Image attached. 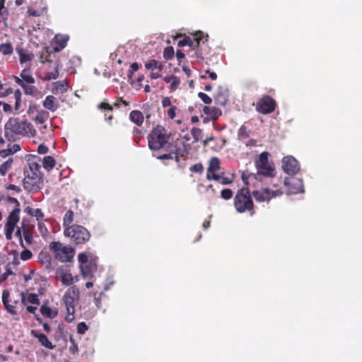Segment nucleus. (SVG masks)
<instances>
[{"mask_svg": "<svg viewBox=\"0 0 362 362\" xmlns=\"http://www.w3.org/2000/svg\"><path fill=\"white\" fill-rule=\"evenodd\" d=\"M209 35L199 30L192 36H185L180 40L177 45L179 47L189 46L191 49L187 52V55L191 59L204 60V57L209 54L211 48L208 46Z\"/></svg>", "mask_w": 362, "mask_h": 362, "instance_id": "1", "label": "nucleus"}, {"mask_svg": "<svg viewBox=\"0 0 362 362\" xmlns=\"http://www.w3.org/2000/svg\"><path fill=\"white\" fill-rule=\"evenodd\" d=\"M4 134L8 141H12L14 139V135L33 137L36 134V131L27 119L10 118L4 125Z\"/></svg>", "mask_w": 362, "mask_h": 362, "instance_id": "2", "label": "nucleus"}, {"mask_svg": "<svg viewBox=\"0 0 362 362\" xmlns=\"http://www.w3.org/2000/svg\"><path fill=\"white\" fill-rule=\"evenodd\" d=\"M40 165L35 160L28 162V168L24 170V189L29 192H38L42 186L43 178Z\"/></svg>", "mask_w": 362, "mask_h": 362, "instance_id": "3", "label": "nucleus"}, {"mask_svg": "<svg viewBox=\"0 0 362 362\" xmlns=\"http://www.w3.org/2000/svg\"><path fill=\"white\" fill-rule=\"evenodd\" d=\"M171 132L160 124H157L147 136L148 146L153 151H158L169 144Z\"/></svg>", "mask_w": 362, "mask_h": 362, "instance_id": "4", "label": "nucleus"}, {"mask_svg": "<svg viewBox=\"0 0 362 362\" xmlns=\"http://www.w3.org/2000/svg\"><path fill=\"white\" fill-rule=\"evenodd\" d=\"M252 195L247 187H242L237 191L233 199V205L238 213H248L251 216L255 214Z\"/></svg>", "mask_w": 362, "mask_h": 362, "instance_id": "5", "label": "nucleus"}, {"mask_svg": "<svg viewBox=\"0 0 362 362\" xmlns=\"http://www.w3.org/2000/svg\"><path fill=\"white\" fill-rule=\"evenodd\" d=\"M80 299V291L76 286L69 287L63 296V301L66 305V315L65 320L72 322L75 319L76 303Z\"/></svg>", "mask_w": 362, "mask_h": 362, "instance_id": "6", "label": "nucleus"}, {"mask_svg": "<svg viewBox=\"0 0 362 362\" xmlns=\"http://www.w3.org/2000/svg\"><path fill=\"white\" fill-rule=\"evenodd\" d=\"M78 260L83 277L93 279L98 269V257L90 252H83L78 254Z\"/></svg>", "mask_w": 362, "mask_h": 362, "instance_id": "7", "label": "nucleus"}, {"mask_svg": "<svg viewBox=\"0 0 362 362\" xmlns=\"http://www.w3.org/2000/svg\"><path fill=\"white\" fill-rule=\"evenodd\" d=\"M49 249L54 259L63 263L71 262L75 255V250L71 246L65 245L59 241L51 242Z\"/></svg>", "mask_w": 362, "mask_h": 362, "instance_id": "8", "label": "nucleus"}, {"mask_svg": "<svg viewBox=\"0 0 362 362\" xmlns=\"http://www.w3.org/2000/svg\"><path fill=\"white\" fill-rule=\"evenodd\" d=\"M269 153L264 151L255 160V165L257 174L267 177H273L276 175V168L272 161L269 160Z\"/></svg>", "mask_w": 362, "mask_h": 362, "instance_id": "9", "label": "nucleus"}, {"mask_svg": "<svg viewBox=\"0 0 362 362\" xmlns=\"http://www.w3.org/2000/svg\"><path fill=\"white\" fill-rule=\"evenodd\" d=\"M64 235L69 238L75 245L85 244L90 238V232L85 227L77 224L64 229Z\"/></svg>", "mask_w": 362, "mask_h": 362, "instance_id": "10", "label": "nucleus"}, {"mask_svg": "<svg viewBox=\"0 0 362 362\" xmlns=\"http://www.w3.org/2000/svg\"><path fill=\"white\" fill-rule=\"evenodd\" d=\"M8 201L10 203L15 204L16 207L9 214L4 226L5 237L7 240H11L13 238V233L16 224L20 221V203L16 198L9 197Z\"/></svg>", "mask_w": 362, "mask_h": 362, "instance_id": "11", "label": "nucleus"}, {"mask_svg": "<svg viewBox=\"0 0 362 362\" xmlns=\"http://www.w3.org/2000/svg\"><path fill=\"white\" fill-rule=\"evenodd\" d=\"M277 105L274 99L268 95L261 97L256 105V110L263 115H268L273 112Z\"/></svg>", "mask_w": 362, "mask_h": 362, "instance_id": "12", "label": "nucleus"}, {"mask_svg": "<svg viewBox=\"0 0 362 362\" xmlns=\"http://www.w3.org/2000/svg\"><path fill=\"white\" fill-rule=\"evenodd\" d=\"M282 194L281 189L272 190L267 187L263 188L261 190H255L252 192L255 200L259 202H269L272 198L281 196Z\"/></svg>", "mask_w": 362, "mask_h": 362, "instance_id": "13", "label": "nucleus"}, {"mask_svg": "<svg viewBox=\"0 0 362 362\" xmlns=\"http://www.w3.org/2000/svg\"><path fill=\"white\" fill-rule=\"evenodd\" d=\"M168 150L169 153L174 155H180L181 157H185L188 153L189 144H187L182 139H176L172 143L168 144Z\"/></svg>", "mask_w": 362, "mask_h": 362, "instance_id": "14", "label": "nucleus"}, {"mask_svg": "<svg viewBox=\"0 0 362 362\" xmlns=\"http://www.w3.org/2000/svg\"><path fill=\"white\" fill-rule=\"evenodd\" d=\"M282 169L289 175H296L300 170L298 160L293 156H285L282 159Z\"/></svg>", "mask_w": 362, "mask_h": 362, "instance_id": "15", "label": "nucleus"}, {"mask_svg": "<svg viewBox=\"0 0 362 362\" xmlns=\"http://www.w3.org/2000/svg\"><path fill=\"white\" fill-rule=\"evenodd\" d=\"M221 168V162L218 158L212 157L209 160L206 177L208 180H219L221 175L216 173Z\"/></svg>", "mask_w": 362, "mask_h": 362, "instance_id": "16", "label": "nucleus"}, {"mask_svg": "<svg viewBox=\"0 0 362 362\" xmlns=\"http://www.w3.org/2000/svg\"><path fill=\"white\" fill-rule=\"evenodd\" d=\"M2 302L6 311L12 315H17L16 309L18 301L17 300H11L10 292L8 290H4L2 292Z\"/></svg>", "mask_w": 362, "mask_h": 362, "instance_id": "17", "label": "nucleus"}, {"mask_svg": "<svg viewBox=\"0 0 362 362\" xmlns=\"http://www.w3.org/2000/svg\"><path fill=\"white\" fill-rule=\"evenodd\" d=\"M16 83L21 86V87H24L26 84H33L35 82L34 77L31 75L29 70L23 69L21 74L20 77L14 76Z\"/></svg>", "mask_w": 362, "mask_h": 362, "instance_id": "18", "label": "nucleus"}, {"mask_svg": "<svg viewBox=\"0 0 362 362\" xmlns=\"http://www.w3.org/2000/svg\"><path fill=\"white\" fill-rule=\"evenodd\" d=\"M30 334L38 340L40 345L47 349H54L55 346L49 340L48 337L42 333L38 332L37 330L32 329Z\"/></svg>", "mask_w": 362, "mask_h": 362, "instance_id": "19", "label": "nucleus"}, {"mask_svg": "<svg viewBox=\"0 0 362 362\" xmlns=\"http://www.w3.org/2000/svg\"><path fill=\"white\" fill-rule=\"evenodd\" d=\"M16 52L19 57V61L21 64H24L28 62H30L34 58V54L26 49L21 46L16 47Z\"/></svg>", "mask_w": 362, "mask_h": 362, "instance_id": "20", "label": "nucleus"}, {"mask_svg": "<svg viewBox=\"0 0 362 362\" xmlns=\"http://www.w3.org/2000/svg\"><path fill=\"white\" fill-rule=\"evenodd\" d=\"M69 40V36L66 35H56L53 43L54 50L57 52L62 50L67 45V42Z\"/></svg>", "mask_w": 362, "mask_h": 362, "instance_id": "21", "label": "nucleus"}, {"mask_svg": "<svg viewBox=\"0 0 362 362\" xmlns=\"http://www.w3.org/2000/svg\"><path fill=\"white\" fill-rule=\"evenodd\" d=\"M203 112L206 115V119L208 120L212 121L216 120L222 114L221 110L219 108L209 106L204 107Z\"/></svg>", "mask_w": 362, "mask_h": 362, "instance_id": "22", "label": "nucleus"}, {"mask_svg": "<svg viewBox=\"0 0 362 362\" xmlns=\"http://www.w3.org/2000/svg\"><path fill=\"white\" fill-rule=\"evenodd\" d=\"M43 107L48 110L54 112L59 107L56 98L52 95H47L43 101Z\"/></svg>", "mask_w": 362, "mask_h": 362, "instance_id": "23", "label": "nucleus"}, {"mask_svg": "<svg viewBox=\"0 0 362 362\" xmlns=\"http://www.w3.org/2000/svg\"><path fill=\"white\" fill-rule=\"evenodd\" d=\"M38 259L45 269H50L52 268V257L48 252L40 251L38 255Z\"/></svg>", "mask_w": 362, "mask_h": 362, "instance_id": "24", "label": "nucleus"}, {"mask_svg": "<svg viewBox=\"0 0 362 362\" xmlns=\"http://www.w3.org/2000/svg\"><path fill=\"white\" fill-rule=\"evenodd\" d=\"M129 119L137 127H141L144 121V116L139 110H132L129 113Z\"/></svg>", "mask_w": 362, "mask_h": 362, "instance_id": "25", "label": "nucleus"}, {"mask_svg": "<svg viewBox=\"0 0 362 362\" xmlns=\"http://www.w3.org/2000/svg\"><path fill=\"white\" fill-rule=\"evenodd\" d=\"M48 300H46L43 303V304L41 305L40 311L41 314L46 317L51 319H53L57 317V311L53 310L49 305H48Z\"/></svg>", "mask_w": 362, "mask_h": 362, "instance_id": "26", "label": "nucleus"}, {"mask_svg": "<svg viewBox=\"0 0 362 362\" xmlns=\"http://www.w3.org/2000/svg\"><path fill=\"white\" fill-rule=\"evenodd\" d=\"M21 302L23 305H26L27 303L34 304V305H40V299L38 296L35 293H29L25 298V295L24 293H21Z\"/></svg>", "mask_w": 362, "mask_h": 362, "instance_id": "27", "label": "nucleus"}, {"mask_svg": "<svg viewBox=\"0 0 362 362\" xmlns=\"http://www.w3.org/2000/svg\"><path fill=\"white\" fill-rule=\"evenodd\" d=\"M214 100L217 105L225 106L228 100L227 92L218 90L214 97Z\"/></svg>", "mask_w": 362, "mask_h": 362, "instance_id": "28", "label": "nucleus"}, {"mask_svg": "<svg viewBox=\"0 0 362 362\" xmlns=\"http://www.w3.org/2000/svg\"><path fill=\"white\" fill-rule=\"evenodd\" d=\"M67 90V84L63 81H56L53 83L52 92L53 94L64 93Z\"/></svg>", "mask_w": 362, "mask_h": 362, "instance_id": "29", "label": "nucleus"}, {"mask_svg": "<svg viewBox=\"0 0 362 362\" xmlns=\"http://www.w3.org/2000/svg\"><path fill=\"white\" fill-rule=\"evenodd\" d=\"M60 280L62 285L69 286L73 284V276L70 272H62L60 273Z\"/></svg>", "mask_w": 362, "mask_h": 362, "instance_id": "30", "label": "nucleus"}, {"mask_svg": "<svg viewBox=\"0 0 362 362\" xmlns=\"http://www.w3.org/2000/svg\"><path fill=\"white\" fill-rule=\"evenodd\" d=\"M23 240L26 245V247L33 243V236L30 228L26 226L25 228H23Z\"/></svg>", "mask_w": 362, "mask_h": 362, "instance_id": "31", "label": "nucleus"}, {"mask_svg": "<svg viewBox=\"0 0 362 362\" xmlns=\"http://www.w3.org/2000/svg\"><path fill=\"white\" fill-rule=\"evenodd\" d=\"M25 211L29 215L35 216L37 221L42 220L44 217V214L40 209H33L30 206H27Z\"/></svg>", "mask_w": 362, "mask_h": 362, "instance_id": "32", "label": "nucleus"}, {"mask_svg": "<svg viewBox=\"0 0 362 362\" xmlns=\"http://www.w3.org/2000/svg\"><path fill=\"white\" fill-rule=\"evenodd\" d=\"M74 211L69 209L64 216L63 218V226L64 229L71 226V223L74 221Z\"/></svg>", "mask_w": 362, "mask_h": 362, "instance_id": "33", "label": "nucleus"}, {"mask_svg": "<svg viewBox=\"0 0 362 362\" xmlns=\"http://www.w3.org/2000/svg\"><path fill=\"white\" fill-rule=\"evenodd\" d=\"M56 161L54 158L51 156H47L44 157L42 160V165L45 169L49 171L55 166Z\"/></svg>", "mask_w": 362, "mask_h": 362, "instance_id": "34", "label": "nucleus"}, {"mask_svg": "<svg viewBox=\"0 0 362 362\" xmlns=\"http://www.w3.org/2000/svg\"><path fill=\"white\" fill-rule=\"evenodd\" d=\"M139 127H134L132 129V139L133 141L139 144L140 141L144 138V132L141 129L139 128Z\"/></svg>", "mask_w": 362, "mask_h": 362, "instance_id": "35", "label": "nucleus"}, {"mask_svg": "<svg viewBox=\"0 0 362 362\" xmlns=\"http://www.w3.org/2000/svg\"><path fill=\"white\" fill-rule=\"evenodd\" d=\"M13 163V160L12 158H8L6 161L4 162L0 165V175H6L8 170L11 168Z\"/></svg>", "mask_w": 362, "mask_h": 362, "instance_id": "36", "label": "nucleus"}, {"mask_svg": "<svg viewBox=\"0 0 362 362\" xmlns=\"http://www.w3.org/2000/svg\"><path fill=\"white\" fill-rule=\"evenodd\" d=\"M26 228V225L23 222H22L21 226L18 228V229L16 230V231L15 233V236L18 238L19 244L22 248L26 247V245H25L24 241L23 240V228Z\"/></svg>", "mask_w": 362, "mask_h": 362, "instance_id": "37", "label": "nucleus"}, {"mask_svg": "<svg viewBox=\"0 0 362 362\" xmlns=\"http://www.w3.org/2000/svg\"><path fill=\"white\" fill-rule=\"evenodd\" d=\"M250 130L247 127L242 125L238 129V137L239 140H244L250 136Z\"/></svg>", "mask_w": 362, "mask_h": 362, "instance_id": "38", "label": "nucleus"}, {"mask_svg": "<svg viewBox=\"0 0 362 362\" xmlns=\"http://www.w3.org/2000/svg\"><path fill=\"white\" fill-rule=\"evenodd\" d=\"M47 11V7L45 6L43 7H41L40 8L35 9L33 8H29L28 10V13L29 16L38 17L42 15H43Z\"/></svg>", "mask_w": 362, "mask_h": 362, "instance_id": "39", "label": "nucleus"}, {"mask_svg": "<svg viewBox=\"0 0 362 362\" xmlns=\"http://www.w3.org/2000/svg\"><path fill=\"white\" fill-rule=\"evenodd\" d=\"M13 47L11 43H2L0 45V52L4 55H8L12 54Z\"/></svg>", "mask_w": 362, "mask_h": 362, "instance_id": "40", "label": "nucleus"}, {"mask_svg": "<svg viewBox=\"0 0 362 362\" xmlns=\"http://www.w3.org/2000/svg\"><path fill=\"white\" fill-rule=\"evenodd\" d=\"M48 114L42 111L41 112H38L37 115L33 118L35 122L37 124H42L47 119Z\"/></svg>", "mask_w": 362, "mask_h": 362, "instance_id": "41", "label": "nucleus"}, {"mask_svg": "<svg viewBox=\"0 0 362 362\" xmlns=\"http://www.w3.org/2000/svg\"><path fill=\"white\" fill-rule=\"evenodd\" d=\"M15 98V110L16 112H18L21 106V93L20 90H16L14 92Z\"/></svg>", "mask_w": 362, "mask_h": 362, "instance_id": "42", "label": "nucleus"}, {"mask_svg": "<svg viewBox=\"0 0 362 362\" xmlns=\"http://www.w3.org/2000/svg\"><path fill=\"white\" fill-rule=\"evenodd\" d=\"M175 54L174 48L172 46L167 47L163 51V58L165 60L171 59Z\"/></svg>", "mask_w": 362, "mask_h": 362, "instance_id": "43", "label": "nucleus"}, {"mask_svg": "<svg viewBox=\"0 0 362 362\" xmlns=\"http://www.w3.org/2000/svg\"><path fill=\"white\" fill-rule=\"evenodd\" d=\"M59 67L56 66L53 71L47 72L45 75V80L57 79L59 77Z\"/></svg>", "mask_w": 362, "mask_h": 362, "instance_id": "44", "label": "nucleus"}, {"mask_svg": "<svg viewBox=\"0 0 362 362\" xmlns=\"http://www.w3.org/2000/svg\"><path fill=\"white\" fill-rule=\"evenodd\" d=\"M4 5L5 0H0V21L7 18L8 11Z\"/></svg>", "mask_w": 362, "mask_h": 362, "instance_id": "45", "label": "nucleus"}, {"mask_svg": "<svg viewBox=\"0 0 362 362\" xmlns=\"http://www.w3.org/2000/svg\"><path fill=\"white\" fill-rule=\"evenodd\" d=\"M103 295V292H100V293L94 292V293H93L94 303H95V306H96L98 309L102 308V304H101V296H102Z\"/></svg>", "mask_w": 362, "mask_h": 362, "instance_id": "46", "label": "nucleus"}, {"mask_svg": "<svg viewBox=\"0 0 362 362\" xmlns=\"http://www.w3.org/2000/svg\"><path fill=\"white\" fill-rule=\"evenodd\" d=\"M13 92L11 88H6V86L0 82V98L6 97Z\"/></svg>", "mask_w": 362, "mask_h": 362, "instance_id": "47", "label": "nucleus"}, {"mask_svg": "<svg viewBox=\"0 0 362 362\" xmlns=\"http://www.w3.org/2000/svg\"><path fill=\"white\" fill-rule=\"evenodd\" d=\"M20 257L23 261H27L33 257V253L28 249L24 248V250L21 252Z\"/></svg>", "mask_w": 362, "mask_h": 362, "instance_id": "48", "label": "nucleus"}, {"mask_svg": "<svg viewBox=\"0 0 362 362\" xmlns=\"http://www.w3.org/2000/svg\"><path fill=\"white\" fill-rule=\"evenodd\" d=\"M13 272L9 266L6 267V271L0 276V284L4 282L10 275H13Z\"/></svg>", "mask_w": 362, "mask_h": 362, "instance_id": "49", "label": "nucleus"}, {"mask_svg": "<svg viewBox=\"0 0 362 362\" xmlns=\"http://www.w3.org/2000/svg\"><path fill=\"white\" fill-rule=\"evenodd\" d=\"M22 88L24 90L25 93L27 95H33L37 92V88L34 86H32V84H26Z\"/></svg>", "mask_w": 362, "mask_h": 362, "instance_id": "50", "label": "nucleus"}, {"mask_svg": "<svg viewBox=\"0 0 362 362\" xmlns=\"http://www.w3.org/2000/svg\"><path fill=\"white\" fill-rule=\"evenodd\" d=\"M88 330V326L84 322H81L77 325V332L79 334H83Z\"/></svg>", "mask_w": 362, "mask_h": 362, "instance_id": "51", "label": "nucleus"}, {"mask_svg": "<svg viewBox=\"0 0 362 362\" xmlns=\"http://www.w3.org/2000/svg\"><path fill=\"white\" fill-rule=\"evenodd\" d=\"M233 191L230 189H223L221 192V197L222 199L228 200L232 198L233 197Z\"/></svg>", "mask_w": 362, "mask_h": 362, "instance_id": "52", "label": "nucleus"}, {"mask_svg": "<svg viewBox=\"0 0 362 362\" xmlns=\"http://www.w3.org/2000/svg\"><path fill=\"white\" fill-rule=\"evenodd\" d=\"M190 171L202 174L204 171V166L202 163H196L189 168Z\"/></svg>", "mask_w": 362, "mask_h": 362, "instance_id": "53", "label": "nucleus"}, {"mask_svg": "<svg viewBox=\"0 0 362 362\" xmlns=\"http://www.w3.org/2000/svg\"><path fill=\"white\" fill-rule=\"evenodd\" d=\"M158 61L156 59H151L145 64V67L146 69L151 70L153 71L156 69Z\"/></svg>", "mask_w": 362, "mask_h": 362, "instance_id": "54", "label": "nucleus"}, {"mask_svg": "<svg viewBox=\"0 0 362 362\" xmlns=\"http://www.w3.org/2000/svg\"><path fill=\"white\" fill-rule=\"evenodd\" d=\"M293 181H296V180L293 179ZM296 182H298V184H299L298 187H293H293H290L288 189V193H290V194H297L298 192H303V189H303V184H302L301 181L296 180Z\"/></svg>", "mask_w": 362, "mask_h": 362, "instance_id": "55", "label": "nucleus"}, {"mask_svg": "<svg viewBox=\"0 0 362 362\" xmlns=\"http://www.w3.org/2000/svg\"><path fill=\"white\" fill-rule=\"evenodd\" d=\"M198 96L205 104H211L212 102L211 98L204 93L199 92Z\"/></svg>", "mask_w": 362, "mask_h": 362, "instance_id": "56", "label": "nucleus"}, {"mask_svg": "<svg viewBox=\"0 0 362 362\" xmlns=\"http://www.w3.org/2000/svg\"><path fill=\"white\" fill-rule=\"evenodd\" d=\"M129 105V103L124 100L122 98H117L115 103H114V106L116 108H119L121 107V105L128 106Z\"/></svg>", "mask_w": 362, "mask_h": 362, "instance_id": "57", "label": "nucleus"}, {"mask_svg": "<svg viewBox=\"0 0 362 362\" xmlns=\"http://www.w3.org/2000/svg\"><path fill=\"white\" fill-rule=\"evenodd\" d=\"M139 69V64L137 62H134L130 65L129 69L128 71V76L131 78L134 72H136Z\"/></svg>", "mask_w": 362, "mask_h": 362, "instance_id": "58", "label": "nucleus"}, {"mask_svg": "<svg viewBox=\"0 0 362 362\" xmlns=\"http://www.w3.org/2000/svg\"><path fill=\"white\" fill-rule=\"evenodd\" d=\"M180 83V81L179 78L177 76H175L173 80L170 83V88L173 90H175L178 88Z\"/></svg>", "mask_w": 362, "mask_h": 362, "instance_id": "59", "label": "nucleus"}, {"mask_svg": "<svg viewBox=\"0 0 362 362\" xmlns=\"http://www.w3.org/2000/svg\"><path fill=\"white\" fill-rule=\"evenodd\" d=\"M70 341L71 342V346H70V351L73 354H76L78 351V348L77 344L75 342V340L71 337Z\"/></svg>", "mask_w": 362, "mask_h": 362, "instance_id": "60", "label": "nucleus"}, {"mask_svg": "<svg viewBox=\"0 0 362 362\" xmlns=\"http://www.w3.org/2000/svg\"><path fill=\"white\" fill-rule=\"evenodd\" d=\"M177 107L175 106H171L168 110V116L170 119H174L176 116Z\"/></svg>", "mask_w": 362, "mask_h": 362, "instance_id": "61", "label": "nucleus"}, {"mask_svg": "<svg viewBox=\"0 0 362 362\" xmlns=\"http://www.w3.org/2000/svg\"><path fill=\"white\" fill-rule=\"evenodd\" d=\"M98 107L102 110H107L110 112H112L113 110L112 106L105 102H103V103H100L98 105Z\"/></svg>", "mask_w": 362, "mask_h": 362, "instance_id": "62", "label": "nucleus"}, {"mask_svg": "<svg viewBox=\"0 0 362 362\" xmlns=\"http://www.w3.org/2000/svg\"><path fill=\"white\" fill-rule=\"evenodd\" d=\"M222 185H229L233 182V179L228 177H223L221 175V178L219 180H217Z\"/></svg>", "mask_w": 362, "mask_h": 362, "instance_id": "63", "label": "nucleus"}, {"mask_svg": "<svg viewBox=\"0 0 362 362\" xmlns=\"http://www.w3.org/2000/svg\"><path fill=\"white\" fill-rule=\"evenodd\" d=\"M49 151V148L47 146L40 144L37 147V153L39 154H46Z\"/></svg>", "mask_w": 362, "mask_h": 362, "instance_id": "64", "label": "nucleus"}]
</instances>
